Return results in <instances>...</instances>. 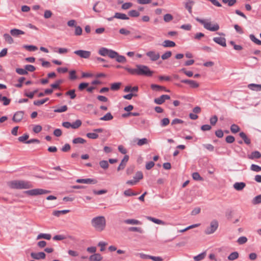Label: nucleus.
Masks as SVG:
<instances>
[{
    "label": "nucleus",
    "mask_w": 261,
    "mask_h": 261,
    "mask_svg": "<svg viewBox=\"0 0 261 261\" xmlns=\"http://www.w3.org/2000/svg\"><path fill=\"white\" fill-rule=\"evenodd\" d=\"M170 97L168 95H162L160 97L154 99V102L157 105L163 104L166 100L169 99Z\"/></svg>",
    "instance_id": "nucleus-10"
},
{
    "label": "nucleus",
    "mask_w": 261,
    "mask_h": 261,
    "mask_svg": "<svg viewBox=\"0 0 261 261\" xmlns=\"http://www.w3.org/2000/svg\"><path fill=\"white\" fill-rule=\"evenodd\" d=\"M129 159V156L127 155H125L123 159L122 160L120 164L117 168V171H119L120 170H123L126 166V163L128 162Z\"/></svg>",
    "instance_id": "nucleus-13"
},
{
    "label": "nucleus",
    "mask_w": 261,
    "mask_h": 261,
    "mask_svg": "<svg viewBox=\"0 0 261 261\" xmlns=\"http://www.w3.org/2000/svg\"><path fill=\"white\" fill-rule=\"evenodd\" d=\"M23 47L30 51H34L37 50L38 49L37 46L32 45H25L23 46Z\"/></svg>",
    "instance_id": "nucleus-46"
},
{
    "label": "nucleus",
    "mask_w": 261,
    "mask_h": 261,
    "mask_svg": "<svg viewBox=\"0 0 261 261\" xmlns=\"http://www.w3.org/2000/svg\"><path fill=\"white\" fill-rule=\"evenodd\" d=\"M194 2L191 0H188L185 4V8L188 10V12L192 14V6L194 4Z\"/></svg>",
    "instance_id": "nucleus-23"
},
{
    "label": "nucleus",
    "mask_w": 261,
    "mask_h": 261,
    "mask_svg": "<svg viewBox=\"0 0 261 261\" xmlns=\"http://www.w3.org/2000/svg\"><path fill=\"white\" fill-rule=\"evenodd\" d=\"M86 142V141L85 139L80 137L75 138L72 140L74 144H84Z\"/></svg>",
    "instance_id": "nucleus-39"
},
{
    "label": "nucleus",
    "mask_w": 261,
    "mask_h": 261,
    "mask_svg": "<svg viewBox=\"0 0 261 261\" xmlns=\"http://www.w3.org/2000/svg\"><path fill=\"white\" fill-rule=\"evenodd\" d=\"M129 231L138 232L140 233H143L144 231L141 227H130L128 228Z\"/></svg>",
    "instance_id": "nucleus-35"
},
{
    "label": "nucleus",
    "mask_w": 261,
    "mask_h": 261,
    "mask_svg": "<svg viewBox=\"0 0 261 261\" xmlns=\"http://www.w3.org/2000/svg\"><path fill=\"white\" fill-rule=\"evenodd\" d=\"M49 100L48 98H46L43 99L39 100H35L34 101V105L35 106H40L41 105L44 104L45 102Z\"/></svg>",
    "instance_id": "nucleus-43"
},
{
    "label": "nucleus",
    "mask_w": 261,
    "mask_h": 261,
    "mask_svg": "<svg viewBox=\"0 0 261 261\" xmlns=\"http://www.w3.org/2000/svg\"><path fill=\"white\" fill-rule=\"evenodd\" d=\"M75 32L74 34L76 36L81 35L82 33V29L80 26H75Z\"/></svg>",
    "instance_id": "nucleus-64"
},
{
    "label": "nucleus",
    "mask_w": 261,
    "mask_h": 261,
    "mask_svg": "<svg viewBox=\"0 0 261 261\" xmlns=\"http://www.w3.org/2000/svg\"><path fill=\"white\" fill-rule=\"evenodd\" d=\"M146 219L157 224L164 225L165 224L164 222L162 220L150 216H147Z\"/></svg>",
    "instance_id": "nucleus-22"
},
{
    "label": "nucleus",
    "mask_w": 261,
    "mask_h": 261,
    "mask_svg": "<svg viewBox=\"0 0 261 261\" xmlns=\"http://www.w3.org/2000/svg\"><path fill=\"white\" fill-rule=\"evenodd\" d=\"M67 109H68L67 106L66 105H64L59 108L54 110V112L62 113V112L66 111L67 110Z\"/></svg>",
    "instance_id": "nucleus-44"
},
{
    "label": "nucleus",
    "mask_w": 261,
    "mask_h": 261,
    "mask_svg": "<svg viewBox=\"0 0 261 261\" xmlns=\"http://www.w3.org/2000/svg\"><path fill=\"white\" fill-rule=\"evenodd\" d=\"M192 177L196 180H202V178L198 172H194L192 174Z\"/></svg>",
    "instance_id": "nucleus-62"
},
{
    "label": "nucleus",
    "mask_w": 261,
    "mask_h": 261,
    "mask_svg": "<svg viewBox=\"0 0 261 261\" xmlns=\"http://www.w3.org/2000/svg\"><path fill=\"white\" fill-rule=\"evenodd\" d=\"M117 55H118L117 52H116L113 50L110 49L108 56L111 59H114V58H116V57H117Z\"/></svg>",
    "instance_id": "nucleus-52"
},
{
    "label": "nucleus",
    "mask_w": 261,
    "mask_h": 261,
    "mask_svg": "<svg viewBox=\"0 0 261 261\" xmlns=\"http://www.w3.org/2000/svg\"><path fill=\"white\" fill-rule=\"evenodd\" d=\"M162 45L165 47H172L175 46V43L172 41L166 40L163 42Z\"/></svg>",
    "instance_id": "nucleus-26"
},
{
    "label": "nucleus",
    "mask_w": 261,
    "mask_h": 261,
    "mask_svg": "<svg viewBox=\"0 0 261 261\" xmlns=\"http://www.w3.org/2000/svg\"><path fill=\"white\" fill-rule=\"evenodd\" d=\"M50 193L49 191L42 189H34L25 191L24 193L30 196H36L38 195L45 194Z\"/></svg>",
    "instance_id": "nucleus-6"
},
{
    "label": "nucleus",
    "mask_w": 261,
    "mask_h": 261,
    "mask_svg": "<svg viewBox=\"0 0 261 261\" xmlns=\"http://www.w3.org/2000/svg\"><path fill=\"white\" fill-rule=\"evenodd\" d=\"M10 34L14 37H18L19 35L24 34V32L17 29H11L10 31Z\"/></svg>",
    "instance_id": "nucleus-16"
},
{
    "label": "nucleus",
    "mask_w": 261,
    "mask_h": 261,
    "mask_svg": "<svg viewBox=\"0 0 261 261\" xmlns=\"http://www.w3.org/2000/svg\"><path fill=\"white\" fill-rule=\"evenodd\" d=\"M239 136L241 138H242L244 142L246 144H250V143H251V141H250V139H249L247 136H246V135L245 134V133H244V132H241L240 134H239Z\"/></svg>",
    "instance_id": "nucleus-30"
},
{
    "label": "nucleus",
    "mask_w": 261,
    "mask_h": 261,
    "mask_svg": "<svg viewBox=\"0 0 261 261\" xmlns=\"http://www.w3.org/2000/svg\"><path fill=\"white\" fill-rule=\"evenodd\" d=\"M133 5V3L130 2L125 3L122 5L121 8L123 10H127L130 8Z\"/></svg>",
    "instance_id": "nucleus-57"
},
{
    "label": "nucleus",
    "mask_w": 261,
    "mask_h": 261,
    "mask_svg": "<svg viewBox=\"0 0 261 261\" xmlns=\"http://www.w3.org/2000/svg\"><path fill=\"white\" fill-rule=\"evenodd\" d=\"M121 83H114L111 84V89L112 90L116 91L120 89Z\"/></svg>",
    "instance_id": "nucleus-40"
},
{
    "label": "nucleus",
    "mask_w": 261,
    "mask_h": 261,
    "mask_svg": "<svg viewBox=\"0 0 261 261\" xmlns=\"http://www.w3.org/2000/svg\"><path fill=\"white\" fill-rule=\"evenodd\" d=\"M172 55V53L170 51H168L163 54L161 56V58L163 60H166L168 58H169Z\"/></svg>",
    "instance_id": "nucleus-59"
},
{
    "label": "nucleus",
    "mask_w": 261,
    "mask_h": 261,
    "mask_svg": "<svg viewBox=\"0 0 261 261\" xmlns=\"http://www.w3.org/2000/svg\"><path fill=\"white\" fill-rule=\"evenodd\" d=\"M131 144L132 145H137L139 146L147 144L148 143V140L146 138L138 139L134 138L131 141Z\"/></svg>",
    "instance_id": "nucleus-7"
},
{
    "label": "nucleus",
    "mask_w": 261,
    "mask_h": 261,
    "mask_svg": "<svg viewBox=\"0 0 261 261\" xmlns=\"http://www.w3.org/2000/svg\"><path fill=\"white\" fill-rule=\"evenodd\" d=\"M248 88L253 91H261V85L250 84L248 85Z\"/></svg>",
    "instance_id": "nucleus-25"
},
{
    "label": "nucleus",
    "mask_w": 261,
    "mask_h": 261,
    "mask_svg": "<svg viewBox=\"0 0 261 261\" xmlns=\"http://www.w3.org/2000/svg\"><path fill=\"white\" fill-rule=\"evenodd\" d=\"M124 195L126 196H132L137 195L138 193L133 192L130 189H128L124 191Z\"/></svg>",
    "instance_id": "nucleus-48"
},
{
    "label": "nucleus",
    "mask_w": 261,
    "mask_h": 261,
    "mask_svg": "<svg viewBox=\"0 0 261 261\" xmlns=\"http://www.w3.org/2000/svg\"><path fill=\"white\" fill-rule=\"evenodd\" d=\"M110 49L106 47H101L98 50V54L102 56H107L108 55Z\"/></svg>",
    "instance_id": "nucleus-31"
},
{
    "label": "nucleus",
    "mask_w": 261,
    "mask_h": 261,
    "mask_svg": "<svg viewBox=\"0 0 261 261\" xmlns=\"http://www.w3.org/2000/svg\"><path fill=\"white\" fill-rule=\"evenodd\" d=\"M247 241V238L246 237H241L237 240V242L240 245L245 244Z\"/></svg>",
    "instance_id": "nucleus-61"
},
{
    "label": "nucleus",
    "mask_w": 261,
    "mask_h": 261,
    "mask_svg": "<svg viewBox=\"0 0 261 261\" xmlns=\"http://www.w3.org/2000/svg\"><path fill=\"white\" fill-rule=\"evenodd\" d=\"M113 116L111 113H107L105 116L100 118V120L102 121H110L113 119Z\"/></svg>",
    "instance_id": "nucleus-34"
},
{
    "label": "nucleus",
    "mask_w": 261,
    "mask_h": 261,
    "mask_svg": "<svg viewBox=\"0 0 261 261\" xmlns=\"http://www.w3.org/2000/svg\"><path fill=\"white\" fill-rule=\"evenodd\" d=\"M86 136L92 139H96L98 137V135L95 133H89L86 134Z\"/></svg>",
    "instance_id": "nucleus-53"
},
{
    "label": "nucleus",
    "mask_w": 261,
    "mask_h": 261,
    "mask_svg": "<svg viewBox=\"0 0 261 261\" xmlns=\"http://www.w3.org/2000/svg\"><path fill=\"white\" fill-rule=\"evenodd\" d=\"M253 204H257L261 203V194L255 196L252 201Z\"/></svg>",
    "instance_id": "nucleus-47"
},
{
    "label": "nucleus",
    "mask_w": 261,
    "mask_h": 261,
    "mask_svg": "<svg viewBox=\"0 0 261 261\" xmlns=\"http://www.w3.org/2000/svg\"><path fill=\"white\" fill-rule=\"evenodd\" d=\"M261 157V153L258 151L252 152L251 154L248 155V158L251 160L254 159H259Z\"/></svg>",
    "instance_id": "nucleus-24"
},
{
    "label": "nucleus",
    "mask_w": 261,
    "mask_h": 261,
    "mask_svg": "<svg viewBox=\"0 0 261 261\" xmlns=\"http://www.w3.org/2000/svg\"><path fill=\"white\" fill-rule=\"evenodd\" d=\"M74 54L77 55L80 57L84 59H88L91 56V52L90 51L84 50H77L74 51Z\"/></svg>",
    "instance_id": "nucleus-8"
},
{
    "label": "nucleus",
    "mask_w": 261,
    "mask_h": 261,
    "mask_svg": "<svg viewBox=\"0 0 261 261\" xmlns=\"http://www.w3.org/2000/svg\"><path fill=\"white\" fill-rule=\"evenodd\" d=\"M3 37L5 39V40L9 44H11L13 43L14 40L12 38V37L9 34H7V33L4 34L3 35Z\"/></svg>",
    "instance_id": "nucleus-28"
},
{
    "label": "nucleus",
    "mask_w": 261,
    "mask_h": 261,
    "mask_svg": "<svg viewBox=\"0 0 261 261\" xmlns=\"http://www.w3.org/2000/svg\"><path fill=\"white\" fill-rule=\"evenodd\" d=\"M170 120L167 118H163L161 121V125L162 126H166L169 124Z\"/></svg>",
    "instance_id": "nucleus-63"
},
{
    "label": "nucleus",
    "mask_w": 261,
    "mask_h": 261,
    "mask_svg": "<svg viewBox=\"0 0 261 261\" xmlns=\"http://www.w3.org/2000/svg\"><path fill=\"white\" fill-rule=\"evenodd\" d=\"M102 259V257L99 253H95L90 256L89 258L90 261H101Z\"/></svg>",
    "instance_id": "nucleus-17"
},
{
    "label": "nucleus",
    "mask_w": 261,
    "mask_h": 261,
    "mask_svg": "<svg viewBox=\"0 0 261 261\" xmlns=\"http://www.w3.org/2000/svg\"><path fill=\"white\" fill-rule=\"evenodd\" d=\"M143 39L148 42H151L154 40V37L146 34H143Z\"/></svg>",
    "instance_id": "nucleus-54"
},
{
    "label": "nucleus",
    "mask_w": 261,
    "mask_h": 261,
    "mask_svg": "<svg viewBox=\"0 0 261 261\" xmlns=\"http://www.w3.org/2000/svg\"><path fill=\"white\" fill-rule=\"evenodd\" d=\"M128 15L130 17H138L140 15L139 12L135 10H132L128 12Z\"/></svg>",
    "instance_id": "nucleus-45"
},
{
    "label": "nucleus",
    "mask_w": 261,
    "mask_h": 261,
    "mask_svg": "<svg viewBox=\"0 0 261 261\" xmlns=\"http://www.w3.org/2000/svg\"><path fill=\"white\" fill-rule=\"evenodd\" d=\"M219 226L218 222L216 220H212L210 224L204 230V233L206 234H211L214 233L217 229Z\"/></svg>",
    "instance_id": "nucleus-5"
},
{
    "label": "nucleus",
    "mask_w": 261,
    "mask_h": 261,
    "mask_svg": "<svg viewBox=\"0 0 261 261\" xmlns=\"http://www.w3.org/2000/svg\"><path fill=\"white\" fill-rule=\"evenodd\" d=\"M9 187L15 189H27L33 187L32 184L28 181L15 180L8 183Z\"/></svg>",
    "instance_id": "nucleus-3"
},
{
    "label": "nucleus",
    "mask_w": 261,
    "mask_h": 261,
    "mask_svg": "<svg viewBox=\"0 0 261 261\" xmlns=\"http://www.w3.org/2000/svg\"><path fill=\"white\" fill-rule=\"evenodd\" d=\"M213 40L216 43H217L223 47H225L226 46V40L224 38L215 37L213 38Z\"/></svg>",
    "instance_id": "nucleus-15"
},
{
    "label": "nucleus",
    "mask_w": 261,
    "mask_h": 261,
    "mask_svg": "<svg viewBox=\"0 0 261 261\" xmlns=\"http://www.w3.org/2000/svg\"><path fill=\"white\" fill-rule=\"evenodd\" d=\"M0 101H3L4 106H8L10 104L11 99L0 94Z\"/></svg>",
    "instance_id": "nucleus-33"
},
{
    "label": "nucleus",
    "mask_w": 261,
    "mask_h": 261,
    "mask_svg": "<svg viewBox=\"0 0 261 261\" xmlns=\"http://www.w3.org/2000/svg\"><path fill=\"white\" fill-rule=\"evenodd\" d=\"M249 37L251 40L254 42L255 44L261 45V40H259V39H257L254 35H250Z\"/></svg>",
    "instance_id": "nucleus-42"
},
{
    "label": "nucleus",
    "mask_w": 261,
    "mask_h": 261,
    "mask_svg": "<svg viewBox=\"0 0 261 261\" xmlns=\"http://www.w3.org/2000/svg\"><path fill=\"white\" fill-rule=\"evenodd\" d=\"M91 223L95 230L98 232L102 231L106 227V220L103 216L94 217L91 219Z\"/></svg>",
    "instance_id": "nucleus-2"
},
{
    "label": "nucleus",
    "mask_w": 261,
    "mask_h": 261,
    "mask_svg": "<svg viewBox=\"0 0 261 261\" xmlns=\"http://www.w3.org/2000/svg\"><path fill=\"white\" fill-rule=\"evenodd\" d=\"M100 166L103 169H107L109 167V164L107 161L102 160L99 162Z\"/></svg>",
    "instance_id": "nucleus-51"
},
{
    "label": "nucleus",
    "mask_w": 261,
    "mask_h": 261,
    "mask_svg": "<svg viewBox=\"0 0 261 261\" xmlns=\"http://www.w3.org/2000/svg\"><path fill=\"white\" fill-rule=\"evenodd\" d=\"M146 56L149 58L151 61H156L160 57V54L155 51H149L146 53Z\"/></svg>",
    "instance_id": "nucleus-9"
},
{
    "label": "nucleus",
    "mask_w": 261,
    "mask_h": 261,
    "mask_svg": "<svg viewBox=\"0 0 261 261\" xmlns=\"http://www.w3.org/2000/svg\"><path fill=\"white\" fill-rule=\"evenodd\" d=\"M65 95H67V96H69L70 98L72 99H74L76 97V94L75 93L74 89L70 90L66 92L65 93Z\"/></svg>",
    "instance_id": "nucleus-38"
},
{
    "label": "nucleus",
    "mask_w": 261,
    "mask_h": 261,
    "mask_svg": "<svg viewBox=\"0 0 261 261\" xmlns=\"http://www.w3.org/2000/svg\"><path fill=\"white\" fill-rule=\"evenodd\" d=\"M115 59H116L117 62H118L119 63H125L126 61V59L124 56L119 55L118 54Z\"/></svg>",
    "instance_id": "nucleus-41"
},
{
    "label": "nucleus",
    "mask_w": 261,
    "mask_h": 261,
    "mask_svg": "<svg viewBox=\"0 0 261 261\" xmlns=\"http://www.w3.org/2000/svg\"><path fill=\"white\" fill-rule=\"evenodd\" d=\"M77 183H83L86 184H96L97 181L94 179L86 178V179H77L76 180Z\"/></svg>",
    "instance_id": "nucleus-14"
},
{
    "label": "nucleus",
    "mask_w": 261,
    "mask_h": 261,
    "mask_svg": "<svg viewBox=\"0 0 261 261\" xmlns=\"http://www.w3.org/2000/svg\"><path fill=\"white\" fill-rule=\"evenodd\" d=\"M240 130V127L235 124H233L230 126V130L232 133H237L239 132Z\"/></svg>",
    "instance_id": "nucleus-36"
},
{
    "label": "nucleus",
    "mask_w": 261,
    "mask_h": 261,
    "mask_svg": "<svg viewBox=\"0 0 261 261\" xmlns=\"http://www.w3.org/2000/svg\"><path fill=\"white\" fill-rule=\"evenodd\" d=\"M150 87H151V88L152 89V90H155V91L164 90L165 91L169 92V90H167L165 87L161 86H160L158 85L152 84Z\"/></svg>",
    "instance_id": "nucleus-21"
},
{
    "label": "nucleus",
    "mask_w": 261,
    "mask_h": 261,
    "mask_svg": "<svg viewBox=\"0 0 261 261\" xmlns=\"http://www.w3.org/2000/svg\"><path fill=\"white\" fill-rule=\"evenodd\" d=\"M173 19V16L170 14H166L164 16V20L166 22H169Z\"/></svg>",
    "instance_id": "nucleus-49"
},
{
    "label": "nucleus",
    "mask_w": 261,
    "mask_h": 261,
    "mask_svg": "<svg viewBox=\"0 0 261 261\" xmlns=\"http://www.w3.org/2000/svg\"><path fill=\"white\" fill-rule=\"evenodd\" d=\"M51 238V234L48 233H40L37 237V240L41 239H46L47 240H50Z\"/></svg>",
    "instance_id": "nucleus-27"
},
{
    "label": "nucleus",
    "mask_w": 261,
    "mask_h": 261,
    "mask_svg": "<svg viewBox=\"0 0 261 261\" xmlns=\"http://www.w3.org/2000/svg\"><path fill=\"white\" fill-rule=\"evenodd\" d=\"M233 187L236 190L241 191L246 187V184L243 182H237L233 184Z\"/></svg>",
    "instance_id": "nucleus-18"
},
{
    "label": "nucleus",
    "mask_w": 261,
    "mask_h": 261,
    "mask_svg": "<svg viewBox=\"0 0 261 261\" xmlns=\"http://www.w3.org/2000/svg\"><path fill=\"white\" fill-rule=\"evenodd\" d=\"M250 169L252 171L258 172L261 171V167L257 165L252 164L250 167Z\"/></svg>",
    "instance_id": "nucleus-55"
},
{
    "label": "nucleus",
    "mask_w": 261,
    "mask_h": 261,
    "mask_svg": "<svg viewBox=\"0 0 261 261\" xmlns=\"http://www.w3.org/2000/svg\"><path fill=\"white\" fill-rule=\"evenodd\" d=\"M143 173L141 171H138L135 176L134 177V178L136 180H137L138 181H139V180L143 178Z\"/></svg>",
    "instance_id": "nucleus-56"
},
{
    "label": "nucleus",
    "mask_w": 261,
    "mask_h": 261,
    "mask_svg": "<svg viewBox=\"0 0 261 261\" xmlns=\"http://www.w3.org/2000/svg\"><path fill=\"white\" fill-rule=\"evenodd\" d=\"M239 257V253L237 252H232L228 256V259L230 260H233Z\"/></svg>",
    "instance_id": "nucleus-37"
},
{
    "label": "nucleus",
    "mask_w": 261,
    "mask_h": 261,
    "mask_svg": "<svg viewBox=\"0 0 261 261\" xmlns=\"http://www.w3.org/2000/svg\"><path fill=\"white\" fill-rule=\"evenodd\" d=\"M124 69L132 74L138 75L151 76L153 73L152 71L150 70L148 66L141 64L136 65V68L133 69L128 67H124Z\"/></svg>",
    "instance_id": "nucleus-1"
},
{
    "label": "nucleus",
    "mask_w": 261,
    "mask_h": 261,
    "mask_svg": "<svg viewBox=\"0 0 261 261\" xmlns=\"http://www.w3.org/2000/svg\"><path fill=\"white\" fill-rule=\"evenodd\" d=\"M31 257L34 259H44L46 256V254L43 252H40L38 253L32 252L31 253Z\"/></svg>",
    "instance_id": "nucleus-12"
},
{
    "label": "nucleus",
    "mask_w": 261,
    "mask_h": 261,
    "mask_svg": "<svg viewBox=\"0 0 261 261\" xmlns=\"http://www.w3.org/2000/svg\"><path fill=\"white\" fill-rule=\"evenodd\" d=\"M69 79L71 80H75L77 79L76 71L75 70H71L69 71Z\"/></svg>",
    "instance_id": "nucleus-60"
},
{
    "label": "nucleus",
    "mask_w": 261,
    "mask_h": 261,
    "mask_svg": "<svg viewBox=\"0 0 261 261\" xmlns=\"http://www.w3.org/2000/svg\"><path fill=\"white\" fill-rule=\"evenodd\" d=\"M206 252H203L202 253L195 256L193 258L195 261H201L203 260L206 256Z\"/></svg>",
    "instance_id": "nucleus-29"
},
{
    "label": "nucleus",
    "mask_w": 261,
    "mask_h": 261,
    "mask_svg": "<svg viewBox=\"0 0 261 261\" xmlns=\"http://www.w3.org/2000/svg\"><path fill=\"white\" fill-rule=\"evenodd\" d=\"M82 125V121L80 120H76L71 124V127L74 129L79 128Z\"/></svg>",
    "instance_id": "nucleus-50"
},
{
    "label": "nucleus",
    "mask_w": 261,
    "mask_h": 261,
    "mask_svg": "<svg viewBox=\"0 0 261 261\" xmlns=\"http://www.w3.org/2000/svg\"><path fill=\"white\" fill-rule=\"evenodd\" d=\"M124 222L125 224H130V225H140V224H141V222L140 221L136 220V219H128L125 220L124 221Z\"/></svg>",
    "instance_id": "nucleus-19"
},
{
    "label": "nucleus",
    "mask_w": 261,
    "mask_h": 261,
    "mask_svg": "<svg viewBox=\"0 0 261 261\" xmlns=\"http://www.w3.org/2000/svg\"><path fill=\"white\" fill-rule=\"evenodd\" d=\"M114 17L117 19H122V20H128L129 19V17L125 14L121 13H115Z\"/></svg>",
    "instance_id": "nucleus-20"
},
{
    "label": "nucleus",
    "mask_w": 261,
    "mask_h": 261,
    "mask_svg": "<svg viewBox=\"0 0 261 261\" xmlns=\"http://www.w3.org/2000/svg\"><path fill=\"white\" fill-rule=\"evenodd\" d=\"M16 72L20 75H26L28 74V71L26 69L22 68H17L16 69Z\"/></svg>",
    "instance_id": "nucleus-58"
},
{
    "label": "nucleus",
    "mask_w": 261,
    "mask_h": 261,
    "mask_svg": "<svg viewBox=\"0 0 261 261\" xmlns=\"http://www.w3.org/2000/svg\"><path fill=\"white\" fill-rule=\"evenodd\" d=\"M70 212L68 210H65L62 211H55L53 212V214L57 217H59L61 215L66 214Z\"/></svg>",
    "instance_id": "nucleus-32"
},
{
    "label": "nucleus",
    "mask_w": 261,
    "mask_h": 261,
    "mask_svg": "<svg viewBox=\"0 0 261 261\" xmlns=\"http://www.w3.org/2000/svg\"><path fill=\"white\" fill-rule=\"evenodd\" d=\"M196 20L203 25L204 28L210 31H217L219 29V25L217 23L212 24L211 22L206 21L205 20L201 19L199 18H196Z\"/></svg>",
    "instance_id": "nucleus-4"
},
{
    "label": "nucleus",
    "mask_w": 261,
    "mask_h": 261,
    "mask_svg": "<svg viewBox=\"0 0 261 261\" xmlns=\"http://www.w3.org/2000/svg\"><path fill=\"white\" fill-rule=\"evenodd\" d=\"M24 112L23 111L16 112L12 118V120L15 122H20L23 117Z\"/></svg>",
    "instance_id": "nucleus-11"
}]
</instances>
